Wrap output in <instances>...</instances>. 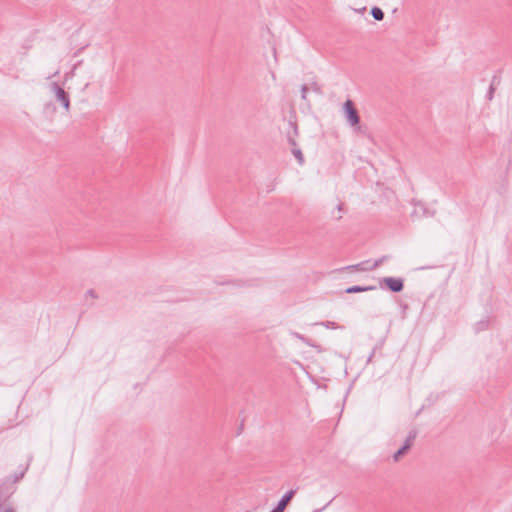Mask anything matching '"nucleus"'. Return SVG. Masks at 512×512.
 Listing matches in <instances>:
<instances>
[{
    "label": "nucleus",
    "mask_w": 512,
    "mask_h": 512,
    "mask_svg": "<svg viewBox=\"0 0 512 512\" xmlns=\"http://www.w3.org/2000/svg\"><path fill=\"white\" fill-rule=\"evenodd\" d=\"M379 286L393 293H399L404 289V279L395 277H384L380 279Z\"/></svg>",
    "instance_id": "nucleus-1"
},
{
    "label": "nucleus",
    "mask_w": 512,
    "mask_h": 512,
    "mask_svg": "<svg viewBox=\"0 0 512 512\" xmlns=\"http://www.w3.org/2000/svg\"><path fill=\"white\" fill-rule=\"evenodd\" d=\"M343 111L346 120L349 122V124L353 127L359 125L360 123V116L358 114L357 109L354 106V103L352 100L348 99L343 106Z\"/></svg>",
    "instance_id": "nucleus-2"
},
{
    "label": "nucleus",
    "mask_w": 512,
    "mask_h": 512,
    "mask_svg": "<svg viewBox=\"0 0 512 512\" xmlns=\"http://www.w3.org/2000/svg\"><path fill=\"white\" fill-rule=\"evenodd\" d=\"M287 140H288V143L292 146V150H291L292 154L297 159L299 165L302 166L305 162L304 155H303L301 149L297 148L296 140L294 139V137L291 136L290 133H288V135H287Z\"/></svg>",
    "instance_id": "nucleus-3"
},
{
    "label": "nucleus",
    "mask_w": 512,
    "mask_h": 512,
    "mask_svg": "<svg viewBox=\"0 0 512 512\" xmlns=\"http://www.w3.org/2000/svg\"><path fill=\"white\" fill-rule=\"evenodd\" d=\"M295 491L290 490L286 492L282 498L279 500L278 504L275 508L272 509L270 512H283L288 505V503L291 501L292 497L294 496Z\"/></svg>",
    "instance_id": "nucleus-4"
},
{
    "label": "nucleus",
    "mask_w": 512,
    "mask_h": 512,
    "mask_svg": "<svg viewBox=\"0 0 512 512\" xmlns=\"http://www.w3.org/2000/svg\"><path fill=\"white\" fill-rule=\"evenodd\" d=\"M369 260L362 261L360 263L349 265L346 267L347 270H355V271H371V266H368Z\"/></svg>",
    "instance_id": "nucleus-5"
},
{
    "label": "nucleus",
    "mask_w": 512,
    "mask_h": 512,
    "mask_svg": "<svg viewBox=\"0 0 512 512\" xmlns=\"http://www.w3.org/2000/svg\"><path fill=\"white\" fill-rule=\"evenodd\" d=\"M375 289H376V286H359V285H354V286L348 287L345 290V292L348 293V294H352V293L371 291V290H375Z\"/></svg>",
    "instance_id": "nucleus-6"
},
{
    "label": "nucleus",
    "mask_w": 512,
    "mask_h": 512,
    "mask_svg": "<svg viewBox=\"0 0 512 512\" xmlns=\"http://www.w3.org/2000/svg\"><path fill=\"white\" fill-rule=\"evenodd\" d=\"M417 434H418V432L416 429H412L409 431L407 438H406L404 444L402 445L407 451L412 447L413 442L417 437Z\"/></svg>",
    "instance_id": "nucleus-7"
},
{
    "label": "nucleus",
    "mask_w": 512,
    "mask_h": 512,
    "mask_svg": "<svg viewBox=\"0 0 512 512\" xmlns=\"http://www.w3.org/2000/svg\"><path fill=\"white\" fill-rule=\"evenodd\" d=\"M417 434H418V432L416 429H412L409 431L407 438H406L404 444L402 445L407 451L412 447L413 442L417 437Z\"/></svg>",
    "instance_id": "nucleus-8"
},
{
    "label": "nucleus",
    "mask_w": 512,
    "mask_h": 512,
    "mask_svg": "<svg viewBox=\"0 0 512 512\" xmlns=\"http://www.w3.org/2000/svg\"><path fill=\"white\" fill-rule=\"evenodd\" d=\"M56 97H57V99L60 102L63 103V105L65 106L66 109L69 108V98H68V95L66 94V92L62 88L57 87Z\"/></svg>",
    "instance_id": "nucleus-9"
},
{
    "label": "nucleus",
    "mask_w": 512,
    "mask_h": 512,
    "mask_svg": "<svg viewBox=\"0 0 512 512\" xmlns=\"http://www.w3.org/2000/svg\"><path fill=\"white\" fill-rule=\"evenodd\" d=\"M499 83H500V79H499L497 76H494V77L492 78V81H491L490 87H489L488 92H487V95H486V97H487V99H488L489 101H491V100L493 99V97H494V92H495V89H496V88H495V86H496V84H499Z\"/></svg>",
    "instance_id": "nucleus-10"
},
{
    "label": "nucleus",
    "mask_w": 512,
    "mask_h": 512,
    "mask_svg": "<svg viewBox=\"0 0 512 512\" xmlns=\"http://www.w3.org/2000/svg\"><path fill=\"white\" fill-rule=\"evenodd\" d=\"M371 15L377 21H381L384 18V12L382 11L381 8L376 6L371 9Z\"/></svg>",
    "instance_id": "nucleus-11"
},
{
    "label": "nucleus",
    "mask_w": 512,
    "mask_h": 512,
    "mask_svg": "<svg viewBox=\"0 0 512 512\" xmlns=\"http://www.w3.org/2000/svg\"><path fill=\"white\" fill-rule=\"evenodd\" d=\"M488 325H489V321L488 320H481V321L476 323L475 330H476V332L483 331V330L488 328Z\"/></svg>",
    "instance_id": "nucleus-12"
},
{
    "label": "nucleus",
    "mask_w": 512,
    "mask_h": 512,
    "mask_svg": "<svg viewBox=\"0 0 512 512\" xmlns=\"http://www.w3.org/2000/svg\"><path fill=\"white\" fill-rule=\"evenodd\" d=\"M407 452V450L401 446L394 454H393V460L394 462H398L401 457Z\"/></svg>",
    "instance_id": "nucleus-13"
},
{
    "label": "nucleus",
    "mask_w": 512,
    "mask_h": 512,
    "mask_svg": "<svg viewBox=\"0 0 512 512\" xmlns=\"http://www.w3.org/2000/svg\"><path fill=\"white\" fill-rule=\"evenodd\" d=\"M320 325H323L324 327H326L328 329H338V328H340V326L336 322H333V321L321 322Z\"/></svg>",
    "instance_id": "nucleus-14"
},
{
    "label": "nucleus",
    "mask_w": 512,
    "mask_h": 512,
    "mask_svg": "<svg viewBox=\"0 0 512 512\" xmlns=\"http://www.w3.org/2000/svg\"><path fill=\"white\" fill-rule=\"evenodd\" d=\"M389 258V256L387 255H384L382 256L381 258L377 259L372 265H371V269H376L378 268L384 261H386L387 259Z\"/></svg>",
    "instance_id": "nucleus-15"
},
{
    "label": "nucleus",
    "mask_w": 512,
    "mask_h": 512,
    "mask_svg": "<svg viewBox=\"0 0 512 512\" xmlns=\"http://www.w3.org/2000/svg\"><path fill=\"white\" fill-rule=\"evenodd\" d=\"M311 89L317 93V94H322V88L321 86L317 83V82H312L311 83Z\"/></svg>",
    "instance_id": "nucleus-16"
},
{
    "label": "nucleus",
    "mask_w": 512,
    "mask_h": 512,
    "mask_svg": "<svg viewBox=\"0 0 512 512\" xmlns=\"http://www.w3.org/2000/svg\"><path fill=\"white\" fill-rule=\"evenodd\" d=\"M308 89H309V87H308L306 84H304V85H302V86H301V98H302L303 100H306V99H307V92H308Z\"/></svg>",
    "instance_id": "nucleus-17"
},
{
    "label": "nucleus",
    "mask_w": 512,
    "mask_h": 512,
    "mask_svg": "<svg viewBox=\"0 0 512 512\" xmlns=\"http://www.w3.org/2000/svg\"><path fill=\"white\" fill-rule=\"evenodd\" d=\"M289 126L293 129V135L291 136L295 138L298 135V126L296 122L289 121Z\"/></svg>",
    "instance_id": "nucleus-18"
},
{
    "label": "nucleus",
    "mask_w": 512,
    "mask_h": 512,
    "mask_svg": "<svg viewBox=\"0 0 512 512\" xmlns=\"http://www.w3.org/2000/svg\"><path fill=\"white\" fill-rule=\"evenodd\" d=\"M293 335H294L296 338L300 339L301 341H303V342H305V343L309 344V343H308V341L306 340V338H305L303 335H301V334H299V333H296V332H295V333H293Z\"/></svg>",
    "instance_id": "nucleus-19"
},
{
    "label": "nucleus",
    "mask_w": 512,
    "mask_h": 512,
    "mask_svg": "<svg viewBox=\"0 0 512 512\" xmlns=\"http://www.w3.org/2000/svg\"><path fill=\"white\" fill-rule=\"evenodd\" d=\"M343 206H344V205H343V203H339V204H338V206H337V209H338L339 211H342Z\"/></svg>",
    "instance_id": "nucleus-20"
},
{
    "label": "nucleus",
    "mask_w": 512,
    "mask_h": 512,
    "mask_svg": "<svg viewBox=\"0 0 512 512\" xmlns=\"http://www.w3.org/2000/svg\"><path fill=\"white\" fill-rule=\"evenodd\" d=\"M4 512H14V510L12 508H7L4 510Z\"/></svg>",
    "instance_id": "nucleus-21"
},
{
    "label": "nucleus",
    "mask_w": 512,
    "mask_h": 512,
    "mask_svg": "<svg viewBox=\"0 0 512 512\" xmlns=\"http://www.w3.org/2000/svg\"><path fill=\"white\" fill-rule=\"evenodd\" d=\"M373 353L369 356L368 361L372 359Z\"/></svg>",
    "instance_id": "nucleus-22"
}]
</instances>
